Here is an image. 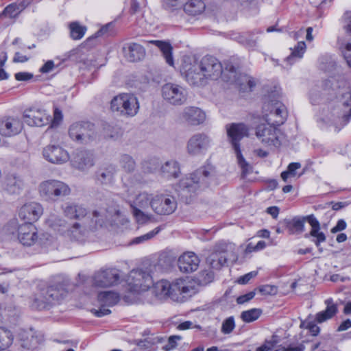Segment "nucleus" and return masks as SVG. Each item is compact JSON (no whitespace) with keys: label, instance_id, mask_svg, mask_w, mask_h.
<instances>
[{"label":"nucleus","instance_id":"f257e3e1","mask_svg":"<svg viewBox=\"0 0 351 351\" xmlns=\"http://www.w3.org/2000/svg\"><path fill=\"white\" fill-rule=\"evenodd\" d=\"M346 82L343 77L337 75L332 76L324 81L323 84L324 95L335 97L336 100L322 110L319 119L321 127H327L334 125L335 131H339L341 127L345 125L351 117V91L347 90L341 93L337 97V95L341 92Z\"/></svg>","mask_w":351,"mask_h":351},{"label":"nucleus","instance_id":"f03ea898","mask_svg":"<svg viewBox=\"0 0 351 351\" xmlns=\"http://www.w3.org/2000/svg\"><path fill=\"white\" fill-rule=\"evenodd\" d=\"M229 66L224 70L221 64L215 57L206 56L199 62L194 60H184L182 65L181 71L186 80L193 86H204L208 80H217L222 77L223 80L224 73H228Z\"/></svg>","mask_w":351,"mask_h":351},{"label":"nucleus","instance_id":"7ed1b4c3","mask_svg":"<svg viewBox=\"0 0 351 351\" xmlns=\"http://www.w3.org/2000/svg\"><path fill=\"white\" fill-rule=\"evenodd\" d=\"M107 220V216L103 210H95L82 222L75 221L67 225L62 236L73 240H82L90 231L102 227Z\"/></svg>","mask_w":351,"mask_h":351},{"label":"nucleus","instance_id":"20e7f679","mask_svg":"<svg viewBox=\"0 0 351 351\" xmlns=\"http://www.w3.org/2000/svg\"><path fill=\"white\" fill-rule=\"evenodd\" d=\"M226 130L228 141L236 155L238 165L241 168L243 174L246 175L250 173L252 167L241 154L240 141L245 136H248L249 128L244 123H232L227 124Z\"/></svg>","mask_w":351,"mask_h":351},{"label":"nucleus","instance_id":"39448f33","mask_svg":"<svg viewBox=\"0 0 351 351\" xmlns=\"http://www.w3.org/2000/svg\"><path fill=\"white\" fill-rule=\"evenodd\" d=\"M212 176L210 167H200L182 178L179 182V189L184 193H196L208 187Z\"/></svg>","mask_w":351,"mask_h":351},{"label":"nucleus","instance_id":"423d86ee","mask_svg":"<svg viewBox=\"0 0 351 351\" xmlns=\"http://www.w3.org/2000/svg\"><path fill=\"white\" fill-rule=\"evenodd\" d=\"M38 193L41 198L47 202L53 203L60 198L68 196L71 190L69 185L58 180H47L38 185Z\"/></svg>","mask_w":351,"mask_h":351},{"label":"nucleus","instance_id":"0eeeda50","mask_svg":"<svg viewBox=\"0 0 351 351\" xmlns=\"http://www.w3.org/2000/svg\"><path fill=\"white\" fill-rule=\"evenodd\" d=\"M153 197L152 194L146 191L139 192L134 195L128 192L126 201L130 204L132 215L138 223H145L150 219V215L145 213L144 210L149 206L152 208Z\"/></svg>","mask_w":351,"mask_h":351},{"label":"nucleus","instance_id":"6e6552de","mask_svg":"<svg viewBox=\"0 0 351 351\" xmlns=\"http://www.w3.org/2000/svg\"><path fill=\"white\" fill-rule=\"evenodd\" d=\"M307 221L311 226V230L305 237L311 236L314 238L313 241L318 247L321 243L324 242L326 237L324 232H320V224L313 215H310L302 218L294 217L290 223L291 230L295 233H302L304 230V223Z\"/></svg>","mask_w":351,"mask_h":351},{"label":"nucleus","instance_id":"1a4fd4ad","mask_svg":"<svg viewBox=\"0 0 351 351\" xmlns=\"http://www.w3.org/2000/svg\"><path fill=\"white\" fill-rule=\"evenodd\" d=\"M112 111L124 117H134L139 110L137 97L131 93H121L114 97L110 102Z\"/></svg>","mask_w":351,"mask_h":351},{"label":"nucleus","instance_id":"9d476101","mask_svg":"<svg viewBox=\"0 0 351 351\" xmlns=\"http://www.w3.org/2000/svg\"><path fill=\"white\" fill-rule=\"evenodd\" d=\"M255 135L265 147H278L280 146L283 134L274 124L262 123L254 128Z\"/></svg>","mask_w":351,"mask_h":351},{"label":"nucleus","instance_id":"9b49d317","mask_svg":"<svg viewBox=\"0 0 351 351\" xmlns=\"http://www.w3.org/2000/svg\"><path fill=\"white\" fill-rule=\"evenodd\" d=\"M126 282L131 291L140 293L147 291L153 285V277L149 272L142 269H132Z\"/></svg>","mask_w":351,"mask_h":351},{"label":"nucleus","instance_id":"f8f14e48","mask_svg":"<svg viewBox=\"0 0 351 351\" xmlns=\"http://www.w3.org/2000/svg\"><path fill=\"white\" fill-rule=\"evenodd\" d=\"M71 138L78 143L86 144L96 138L94 124L90 122H76L69 130Z\"/></svg>","mask_w":351,"mask_h":351},{"label":"nucleus","instance_id":"ddd939ff","mask_svg":"<svg viewBox=\"0 0 351 351\" xmlns=\"http://www.w3.org/2000/svg\"><path fill=\"white\" fill-rule=\"evenodd\" d=\"M161 91L163 99L171 105H182L187 99L186 90L177 84L167 83L162 86Z\"/></svg>","mask_w":351,"mask_h":351},{"label":"nucleus","instance_id":"4468645a","mask_svg":"<svg viewBox=\"0 0 351 351\" xmlns=\"http://www.w3.org/2000/svg\"><path fill=\"white\" fill-rule=\"evenodd\" d=\"M223 81L235 84L243 92L252 91L256 86V82L251 76L238 73L232 65L229 66L228 73H224Z\"/></svg>","mask_w":351,"mask_h":351},{"label":"nucleus","instance_id":"2eb2a0df","mask_svg":"<svg viewBox=\"0 0 351 351\" xmlns=\"http://www.w3.org/2000/svg\"><path fill=\"white\" fill-rule=\"evenodd\" d=\"M45 235L38 234V230L32 223H25L18 228V239L23 245L32 246L36 243L43 245V241Z\"/></svg>","mask_w":351,"mask_h":351},{"label":"nucleus","instance_id":"dca6fc26","mask_svg":"<svg viewBox=\"0 0 351 351\" xmlns=\"http://www.w3.org/2000/svg\"><path fill=\"white\" fill-rule=\"evenodd\" d=\"M177 206V201L172 195L160 194L152 197V209L157 215H171L175 212Z\"/></svg>","mask_w":351,"mask_h":351},{"label":"nucleus","instance_id":"f3484780","mask_svg":"<svg viewBox=\"0 0 351 351\" xmlns=\"http://www.w3.org/2000/svg\"><path fill=\"white\" fill-rule=\"evenodd\" d=\"M23 120L29 126L43 127L51 122V117L44 108L33 106L25 110Z\"/></svg>","mask_w":351,"mask_h":351},{"label":"nucleus","instance_id":"a211bd4d","mask_svg":"<svg viewBox=\"0 0 351 351\" xmlns=\"http://www.w3.org/2000/svg\"><path fill=\"white\" fill-rule=\"evenodd\" d=\"M60 291L56 288L50 287L35 294L31 306L35 309L43 310L48 308L56 301L60 300Z\"/></svg>","mask_w":351,"mask_h":351},{"label":"nucleus","instance_id":"6ab92c4d","mask_svg":"<svg viewBox=\"0 0 351 351\" xmlns=\"http://www.w3.org/2000/svg\"><path fill=\"white\" fill-rule=\"evenodd\" d=\"M97 301L99 308H93L91 312L95 316L101 317L111 313L108 308L113 306L119 302V295L114 291H102L98 294Z\"/></svg>","mask_w":351,"mask_h":351},{"label":"nucleus","instance_id":"aec40b11","mask_svg":"<svg viewBox=\"0 0 351 351\" xmlns=\"http://www.w3.org/2000/svg\"><path fill=\"white\" fill-rule=\"evenodd\" d=\"M120 275L116 269H106L95 273L93 277V284L95 287H108L119 283Z\"/></svg>","mask_w":351,"mask_h":351},{"label":"nucleus","instance_id":"412c9836","mask_svg":"<svg viewBox=\"0 0 351 351\" xmlns=\"http://www.w3.org/2000/svg\"><path fill=\"white\" fill-rule=\"evenodd\" d=\"M43 156L48 162L61 165L69 161L68 152L58 145H49L43 148Z\"/></svg>","mask_w":351,"mask_h":351},{"label":"nucleus","instance_id":"4be33fe9","mask_svg":"<svg viewBox=\"0 0 351 351\" xmlns=\"http://www.w3.org/2000/svg\"><path fill=\"white\" fill-rule=\"evenodd\" d=\"M61 210L65 217L77 221H83L91 217V215L88 216V210L84 205L73 202L64 203L61 206Z\"/></svg>","mask_w":351,"mask_h":351},{"label":"nucleus","instance_id":"5701e85b","mask_svg":"<svg viewBox=\"0 0 351 351\" xmlns=\"http://www.w3.org/2000/svg\"><path fill=\"white\" fill-rule=\"evenodd\" d=\"M210 138L204 134H196L191 136L187 143V151L190 154L204 153L210 146Z\"/></svg>","mask_w":351,"mask_h":351},{"label":"nucleus","instance_id":"b1692460","mask_svg":"<svg viewBox=\"0 0 351 351\" xmlns=\"http://www.w3.org/2000/svg\"><path fill=\"white\" fill-rule=\"evenodd\" d=\"M43 214V206L38 202H29L25 204L19 210V217L26 221V223L36 221Z\"/></svg>","mask_w":351,"mask_h":351},{"label":"nucleus","instance_id":"393cba45","mask_svg":"<svg viewBox=\"0 0 351 351\" xmlns=\"http://www.w3.org/2000/svg\"><path fill=\"white\" fill-rule=\"evenodd\" d=\"M228 248H231V245L224 243L216 245L214 251L208 256L206 261L210 267L215 269H220L226 262L228 256L226 251Z\"/></svg>","mask_w":351,"mask_h":351},{"label":"nucleus","instance_id":"a878e982","mask_svg":"<svg viewBox=\"0 0 351 351\" xmlns=\"http://www.w3.org/2000/svg\"><path fill=\"white\" fill-rule=\"evenodd\" d=\"M173 283L167 280H160L154 284L152 292L155 295V299L147 301L149 303H155L157 300H164L169 297L173 298Z\"/></svg>","mask_w":351,"mask_h":351},{"label":"nucleus","instance_id":"bb28decb","mask_svg":"<svg viewBox=\"0 0 351 351\" xmlns=\"http://www.w3.org/2000/svg\"><path fill=\"white\" fill-rule=\"evenodd\" d=\"M178 263L182 272L191 273L198 268L199 259L195 253L187 252L179 257Z\"/></svg>","mask_w":351,"mask_h":351},{"label":"nucleus","instance_id":"cd10ccee","mask_svg":"<svg viewBox=\"0 0 351 351\" xmlns=\"http://www.w3.org/2000/svg\"><path fill=\"white\" fill-rule=\"evenodd\" d=\"M181 118L189 125H197L204 121L206 114L200 108L190 106L183 110Z\"/></svg>","mask_w":351,"mask_h":351},{"label":"nucleus","instance_id":"c85d7f7f","mask_svg":"<svg viewBox=\"0 0 351 351\" xmlns=\"http://www.w3.org/2000/svg\"><path fill=\"white\" fill-rule=\"evenodd\" d=\"M23 125L19 119L9 117L0 121V134L5 136L16 135L22 130Z\"/></svg>","mask_w":351,"mask_h":351},{"label":"nucleus","instance_id":"c756f323","mask_svg":"<svg viewBox=\"0 0 351 351\" xmlns=\"http://www.w3.org/2000/svg\"><path fill=\"white\" fill-rule=\"evenodd\" d=\"M23 186V179L16 174L7 175L2 181V189L9 194H19Z\"/></svg>","mask_w":351,"mask_h":351},{"label":"nucleus","instance_id":"7c9ffc66","mask_svg":"<svg viewBox=\"0 0 351 351\" xmlns=\"http://www.w3.org/2000/svg\"><path fill=\"white\" fill-rule=\"evenodd\" d=\"M73 165L80 170H85L93 165V156L87 151L76 152L71 160Z\"/></svg>","mask_w":351,"mask_h":351},{"label":"nucleus","instance_id":"2f4dec72","mask_svg":"<svg viewBox=\"0 0 351 351\" xmlns=\"http://www.w3.org/2000/svg\"><path fill=\"white\" fill-rule=\"evenodd\" d=\"M263 109L265 111L269 110L271 114L279 118L278 120H274L276 125H280L282 124L287 117V111L285 107L278 101L265 102Z\"/></svg>","mask_w":351,"mask_h":351},{"label":"nucleus","instance_id":"473e14b6","mask_svg":"<svg viewBox=\"0 0 351 351\" xmlns=\"http://www.w3.org/2000/svg\"><path fill=\"white\" fill-rule=\"evenodd\" d=\"M45 223L48 227L61 235H63L68 225L64 218L55 213L50 214L46 219Z\"/></svg>","mask_w":351,"mask_h":351},{"label":"nucleus","instance_id":"72a5a7b5","mask_svg":"<svg viewBox=\"0 0 351 351\" xmlns=\"http://www.w3.org/2000/svg\"><path fill=\"white\" fill-rule=\"evenodd\" d=\"M326 308L316 314L315 319L318 323H322L333 317L338 312L337 304L333 302L332 298L325 300Z\"/></svg>","mask_w":351,"mask_h":351},{"label":"nucleus","instance_id":"f704fd0d","mask_svg":"<svg viewBox=\"0 0 351 351\" xmlns=\"http://www.w3.org/2000/svg\"><path fill=\"white\" fill-rule=\"evenodd\" d=\"M116 168L112 165L99 169L96 174L97 180L101 184H111L114 180Z\"/></svg>","mask_w":351,"mask_h":351},{"label":"nucleus","instance_id":"c9c22d12","mask_svg":"<svg viewBox=\"0 0 351 351\" xmlns=\"http://www.w3.org/2000/svg\"><path fill=\"white\" fill-rule=\"evenodd\" d=\"M145 53V49L141 45L132 43L128 46L125 52V56L130 62H136L141 60Z\"/></svg>","mask_w":351,"mask_h":351},{"label":"nucleus","instance_id":"e433bc0d","mask_svg":"<svg viewBox=\"0 0 351 351\" xmlns=\"http://www.w3.org/2000/svg\"><path fill=\"white\" fill-rule=\"evenodd\" d=\"M206 8L203 0H189L184 5V12L192 16L202 14Z\"/></svg>","mask_w":351,"mask_h":351},{"label":"nucleus","instance_id":"4c0bfd02","mask_svg":"<svg viewBox=\"0 0 351 351\" xmlns=\"http://www.w3.org/2000/svg\"><path fill=\"white\" fill-rule=\"evenodd\" d=\"M261 33H262L261 31L255 30L252 32L239 34L235 37V39L249 48H254L256 46L257 43V37L255 35Z\"/></svg>","mask_w":351,"mask_h":351},{"label":"nucleus","instance_id":"58836bf2","mask_svg":"<svg viewBox=\"0 0 351 351\" xmlns=\"http://www.w3.org/2000/svg\"><path fill=\"white\" fill-rule=\"evenodd\" d=\"M161 172L167 178H177L180 172L179 165L175 160L167 161L162 166Z\"/></svg>","mask_w":351,"mask_h":351},{"label":"nucleus","instance_id":"ea45409f","mask_svg":"<svg viewBox=\"0 0 351 351\" xmlns=\"http://www.w3.org/2000/svg\"><path fill=\"white\" fill-rule=\"evenodd\" d=\"M151 43H154L157 46L162 53L164 58H165L166 62L170 65H173V58L172 56V47L171 45L166 42L160 40H153Z\"/></svg>","mask_w":351,"mask_h":351},{"label":"nucleus","instance_id":"a19ab883","mask_svg":"<svg viewBox=\"0 0 351 351\" xmlns=\"http://www.w3.org/2000/svg\"><path fill=\"white\" fill-rule=\"evenodd\" d=\"M306 46L304 42H298L292 49L291 54L286 58L287 63L292 64L296 60L301 59L306 51Z\"/></svg>","mask_w":351,"mask_h":351},{"label":"nucleus","instance_id":"79ce46f5","mask_svg":"<svg viewBox=\"0 0 351 351\" xmlns=\"http://www.w3.org/2000/svg\"><path fill=\"white\" fill-rule=\"evenodd\" d=\"M70 36L73 40H80L84 36L87 28L82 25L78 21H73L69 23Z\"/></svg>","mask_w":351,"mask_h":351},{"label":"nucleus","instance_id":"37998d69","mask_svg":"<svg viewBox=\"0 0 351 351\" xmlns=\"http://www.w3.org/2000/svg\"><path fill=\"white\" fill-rule=\"evenodd\" d=\"M119 163L121 168L127 171H133L136 167V162L132 156L128 154H123L119 159Z\"/></svg>","mask_w":351,"mask_h":351},{"label":"nucleus","instance_id":"c03bdc74","mask_svg":"<svg viewBox=\"0 0 351 351\" xmlns=\"http://www.w3.org/2000/svg\"><path fill=\"white\" fill-rule=\"evenodd\" d=\"M261 313L262 311L258 308H252L248 311H243L241 314V318L245 322H252L260 317Z\"/></svg>","mask_w":351,"mask_h":351},{"label":"nucleus","instance_id":"a18cd8bd","mask_svg":"<svg viewBox=\"0 0 351 351\" xmlns=\"http://www.w3.org/2000/svg\"><path fill=\"white\" fill-rule=\"evenodd\" d=\"M13 341V337L10 331L0 328V349L9 347Z\"/></svg>","mask_w":351,"mask_h":351},{"label":"nucleus","instance_id":"49530a36","mask_svg":"<svg viewBox=\"0 0 351 351\" xmlns=\"http://www.w3.org/2000/svg\"><path fill=\"white\" fill-rule=\"evenodd\" d=\"M236 327L234 316L226 318L221 323V332L223 335H230Z\"/></svg>","mask_w":351,"mask_h":351},{"label":"nucleus","instance_id":"de8ad7c7","mask_svg":"<svg viewBox=\"0 0 351 351\" xmlns=\"http://www.w3.org/2000/svg\"><path fill=\"white\" fill-rule=\"evenodd\" d=\"M267 246V243L264 241H259L256 245H254L252 242H249L243 250V254L247 256L248 254L252 252H257L265 249Z\"/></svg>","mask_w":351,"mask_h":351},{"label":"nucleus","instance_id":"09e8293b","mask_svg":"<svg viewBox=\"0 0 351 351\" xmlns=\"http://www.w3.org/2000/svg\"><path fill=\"white\" fill-rule=\"evenodd\" d=\"M173 298L178 295L187 293L190 291L189 287L186 286L184 281L182 280H178L173 282Z\"/></svg>","mask_w":351,"mask_h":351},{"label":"nucleus","instance_id":"8fccbe9b","mask_svg":"<svg viewBox=\"0 0 351 351\" xmlns=\"http://www.w3.org/2000/svg\"><path fill=\"white\" fill-rule=\"evenodd\" d=\"M339 49L347 64L351 67V43L339 42Z\"/></svg>","mask_w":351,"mask_h":351},{"label":"nucleus","instance_id":"3c124183","mask_svg":"<svg viewBox=\"0 0 351 351\" xmlns=\"http://www.w3.org/2000/svg\"><path fill=\"white\" fill-rule=\"evenodd\" d=\"M160 230L161 229L160 227H157L155 229L152 230V231H150L143 235L136 237L132 241V243L134 244H138V243H141L144 241H148V240L154 238L160 231Z\"/></svg>","mask_w":351,"mask_h":351},{"label":"nucleus","instance_id":"603ef678","mask_svg":"<svg viewBox=\"0 0 351 351\" xmlns=\"http://www.w3.org/2000/svg\"><path fill=\"white\" fill-rule=\"evenodd\" d=\"M19 12V7L16 3H12L6 6L2 13L5 16L12 18Z\"/></svg>","mask_w":351,"mask_h":351},{"label":"nucleus","instance_id":"864d4df0","mask_svg":"<svg viewBox=\"0 0 351 351\" xmlns=\"http://www.w3.org/2000/svg\"><path fill=\"white\" fill-rule=\"evenodd\" d=\"M181 339V337L179 335H173L169 337L168 342L163 346L165 351H170L174 349L177 346V341Z\"/></svg>","mask_w":351,"mask_h":351},{"label":"nucleus","instance_id":"5fc2aeb1","mask_svg":"<svg viewBox=\"0 0 351 351\" xmlns=\"http://www.w3.org/2000/svg\"><path fill=\"white\" fill-rule=\"evenodd\" d=\"M259 291L264 295H276L278 289L276 286L265 285L259 287Z\"/></svg>","mask_w":351,"mask_h":351},{"label":"nucleus","instance_id":"6e6d98bb","mask_svg":"<svg viewBox=\"0 0 351 351\" xmlns=\"http://www.w3.org/2000/svg\"><path fill=\"white\" fill-rule=\"evenodd\" d=\"M300 326L305 327L306 328H307L310 331V332L312 334V335H313V336H317L319 333V331H320L319 327L317 326L313 322H311L306 323V324L305 323L302 322Z\"/></svg>","mask_w":351,"mask_h":351},{"label":"nucleus","instance_id":"4d7b16f0","mask_svg":"<svg viewBox=\"0 0 351 351\" xmlns=\"http://www.w3.org/2000/svg\"><path fill=\"white\" fill-rule=\"evenodd\" d=\"M254 295H255V292L250 291L245 295L238 297L237 299V302L240 304H244V303L250 301V300H252L254 297Z\"/></svg>","mask_w":351,"mask_h":351},{"label":"nucleus","instance_id":"13d9d810","mask_svg":"<svg viewBox=\"0 0 351 351\" xmlns=\"http://www.w3.org/2000/svg\"><path fill=\"white\" fill-rule=\"evenodd\" d=\"M305 350V346L303 343H300L298 346H293L290 345L288 348H281L280 349L276 350L275 351H304Z\"/></svg>","mask_w":351,"mask_h":351},{"label":"nucleus","instance_id":"bf43d9fd","mask_svg":"<svg viewBox=\"0 0 351 351\" xmlns=\"http://www.w3.org/2000/svg\"><path fill=\"white\" fill-rule=\"evenodd\" d=\"M14 77L18 81H27L33 77V75L27 72H19L15 74Z\"/></svg>","mask_w":351,"mask_h":351},{"label":"nucleus","instance_id":"052dcab7","mask_svg":"<svg viewBox=\"0 0 351 351\" xmlns=\"http://www.w3.org/2000/svg\"><path fill=\"white\" fill-rule=\"evenodd\" d=\"M276 343V341H266L262 346L258 348L256 351H271Z\"/></svg>","mask_w":351,"mask_h":351},{"label":"nucleus","instance_id":"680f3d73","mask_svg":"<svg viewBox=\"0 0 351 351\" xmlns=\"http://www.w3.org/2000/svg\"><path fill=\"white\" fill-rule=\"evenodd\" d=\"M112 27V23H108V24L104 25L99 30H98L95 33V37L96 38V37H99L101 36L108 35L109 31L111 29Z\"/></svg>","mask_w":351,"mask_h":351},{"label":"nucleus","instance_id":"e2e57ef3","mask_svg":"<svg viewBox=\"0 0 351 351\" xmlns=\"http://www.w3.org/2000/svg\"><path fill=\"white\" fill-rule=\"evenodd\" d=\"M257 274H258V272L256 271H251V272L244 275L243 276H241L239 279L238 282L240 284H246L250 280V279L255 277L257 275Z\"/></svg>","mask_w":351,"mask_h":351},{"label":"nucleus","instance_id":"0e129e2a","mask_svg":"<svg viewBox=\"0 0 351 351\" xmlns=\"http://www.w3.org/2000/svg\"><path fill=\"white\" fill-rule=\"evenodd\" d=\"M300 167L301 164L300 162H291L288 165L287 171L293 177L296 174L295 171Z\"/></svg>","mask_w":351,"mask_h":351},{"label":"nucleus","instance_id":"69168bd1","mask_svg":"<svg viewBox=\"0 0 351 351\" xmlns=\"http://www.w3.org/2000/svg\"><path fill=\"white\" fill-rule=\"evenodd\" d=\"M346 228V221L343 219H339L337 221L336 226L332 228L331 232L332 233H335V232H337L344 230Z\"/></svg>","mask_w":351,"mask_h":351},{"label":"nucleus","instance_id":"338daca9","mask_svg":"<svg viewBox=\"0 0 351 351\" xmlns=\"http://www.w3.org/2000/svg\"><path fill=\"white\" fill-rule=\"evenodd\" d=\"M53 62L52 60H49L40 69V71L43 73H49L53 69Z\"/></svg>","mask_w":351,"mask_h":351},{"label":"nucleus","instance_id":"774afa93","mask_svg":"<svg viewBox=\"0 0 351 351\" xmlns=\"http://www.w3.org/2000/svg\"><path fill=\"white\" fill-rule=\"evenodd\" d=\"M351 328V320L350 319H347L343 321L338 327L337 331L342 332L345 331Z\"/></svg>","mask_w":351,"mask_h":351}]
</instances>
